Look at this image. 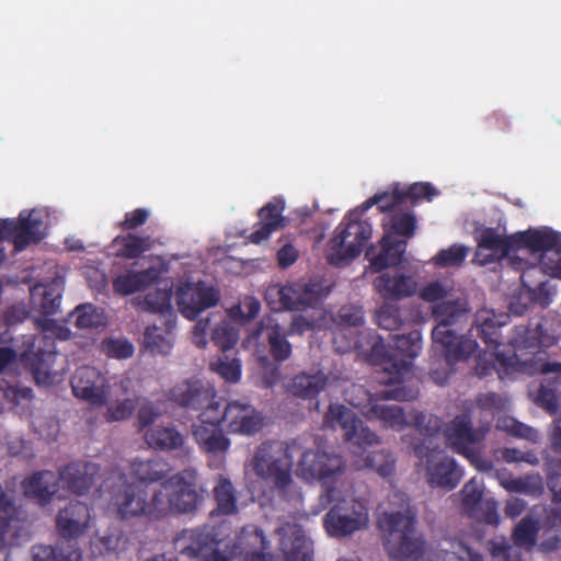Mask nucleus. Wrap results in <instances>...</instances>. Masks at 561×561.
Instances as JSON below:
<instances>
[{
  "label": "nucleus",
  "instance_id": "a211bd4d",
  "mask_svg": "<svg viewBox=\"0 0 561 561\" xmlns=\"http://www.w3.org/2000/svg\"><path fill=\"white\" fill-rule=\"evenodd\" d=\"M344 470V460L340 455L320 449H307L301 454L297 465V476L306 481L318 480L324 488L331 486L330 480Z\"/></svg>",
  "mask_w": 561,
  "mask_h": 561
},
{
  "label": "nucleus",
  "instance_id": "ddd939ff",
  "mask_svg": "<svg viewBox=\"0 0 561 561\" xmlns=\"http://www.w3.org/2000/svg\"><path fill=\"white\" fill-rule=\"evenodd\" d=\"M490 432V417L485 422H479L477 427L472 426L469 414L456 415L446 426L445 436L448 445L454 451L462 455L470 461H474L480 453L479 445Z\"/></svg>",
  "mask_w": 561,
  "mask_h": 561
},
{
  "label": "nucleus",
  "instance_id": "5fc2aeb1",
  "mask_svg": "<svg viewBox=\"0 0 561 561\" xmlns=\"http://www.w3.org/2000/svg\"><path fill=\"white\" fill-rule=\"evenodd\" d=\"M79 329H93L103 325V316L92 304L79 305L70 314Z\"/></svg>",
  "mask_w": 561,
  "mask_h": 561
},
{
  "label": "nucleus",
  "instance_id": "c85d7f7f",
  "mask_svg": "<svg viewBox=\"0 0 561 561\" xmlns=\"http://www.w3.org/2000/svg\"><path fill=\"white\" fill-rule=\"evenodd\" d=\"M285 202L280 197H274L259 210L260 221L249 236V241L254 244L267 240L270 236L286 226V218L283 216Z\"/></svg>",
  "mask_w": 561,
  "mask_h": 561
},
{
  "label": "nucleus",
  "instance_id": "c756f323",
  "mask_svg": "<svg viewBox=\"0 0 561 561\" xmlns=\"http://www.w3.org/2000/svg\"><path fill=\"white\" fill-rule=\"evenodd\" d=\"M374 287L385 300H401L412 297L417 289V283L412 275L403 273H383L374 280Z\"/></svg>",
  "mask_w": 561,
  "mask_h": 561
},
{
  "label": "nucleus",
  "instance_id": "680f3d73",
  "mask_svg": "<svg viewBox=\"0 0 561 561\" xmlns=\"http://www.w3.org/2000/svg\"><path fill=\"white\" fill-rule=\"evenodd\" d=\"M136 405L133 399H124L107 407L104 417L107 422L127 420L135 411Z\"/></svg>",
  "mask_w": 561,
  "mask_h": 561
},
{
  "label": "nucleus",
  "instance_id": "bf43d9fd",
  "mask_svg": "<svg viewBox=\"0 0 561 561\" xmlns=\"http://www.w3.org/2000/svg\"><path fill=\"white\" fill-rule=\"evenodd\" d=\"M401 195L405 204L410 202L415 205L422 199L432 201L434 196L438 195V191L431 183L417 182L408 188H401Z\"/></svg>",
  "mask_w": 561,
  "mask_h": 561
},
{
  "label": "nucleus",
  "instance_id": "6ab92c4d",
  "mask_svg": "<svg viewBox=\"0 0 561 561\" xmlns=\"http://www.w3.org/2000/svg\"><path fill=\"white\" fill-rule=\"evenodd\" d=\"M220 541L215 528L184 529L174 538V549L188 559L205 561L215 553H221Z\"/></svg>",
  "mask_w": 561,
  "mask_h": 561
},
{
  "label": "nucleus",
  "instance_id": "4c0bfd02",
  "mask_svg": "<svg viewBox=\"0 0 561 561\" xmlns=\"http://www.w3.org/2000/svg\"><path fill=\"white\" fill-rule=\"evenodd\" d=\"M216 508L211 515L230 516L238 513L237 490L230 479L219 474L213 489Z\"/></svg>",
  "mask_w": 561,
  "mask_h": 561
},
{
  "label": "nucleus",
  "instance_id": "864d4df0",
  "mask_svg": "<svg viewBox=\"0 0 561 561\" xmlns=\"http://www.w3.org/2000/svg\"><path fill=\"white\" fill-rule=\"evenodd\" d=\"M375 321L379 328L387 331L399 330L403 324L400 308L389 302H385L376 311Z\"/></svg>",
  "mask_w": 561,
  "mask_h": 561
},
{
  "label": "nucleus",
  "instance_id": "6e6552de",
  "mask_svg": "<svg viewBox=\"0 0 561 561\" xmlns=\"http://www.w3.org/2000/svg\"><path fill=\"white\" fill-rule=\"evenodd\" d=\"M156 490L162 502L159 519L170 514L192 513L201 502V495L197 492V474L193 469H184L169 477Z\"/></svg>",
  "mask_w": 561,
  "mask_h": 561
},
{
  "label": "nucleus",
  "instance_id": "39448f33",
  "mask_svg": "<svg viewBox=\"0 0 561 561\" xmlns=\"http://www.w3.org/2000/svg\"><path fill=\"white\" fill-rule=\"evenodd\" d=\"M298 445V439L290 443L266 440L253 455L251 465L256 478L280 497H285L294 484L291 450Z\"/></svg>",
  "mask_w": 561,
  "mask_h": 561
},
{
  "label": "nucleus",
  "instance_id": "20e7f679",
  "mask_svg": "<svg viewBox=\"0 0 561 561\" xmlns=\"http://www.w3.org/2000/svg\"><path fill=\"white\" fill-rule=\"evenodd\" d=\"M516 251L526 250L533 262H524L517 256L512 257L515 268L522 270V283L531 271L561 278L560 234L548 227L529 228L514 233Z\"/></svg>",
  "mask_w": 561,
  "mask_h": 561
},
{
  "label": "nucleus",
  "instance_id": "9d476101",
  "mask_svg": "<svg viewBox=\"0 0 561 561\" xmlns=\"http://www.w3.org/2000/svg\"><path fill=\"white\" fill-rule=\"evenodd\" d=\"M321 500L327 504L336 502L323 518V526L330 536L345 537L367 527L369 510L363 502L353 499L340 501L334 486H327Z\"/></svg>",
  "mask_w": 561,
  "mask_h": 561
},
{
  "label": "nucleus",
  "instance_id": "338daca9",
  "mask_svg": "<svg viewBox=\"0 0 561 561\" xmlns=\"http://www.w3.org/2000/svg\"><path fill=\"white\" fill-rule=\"evenodd\" d=\"M259 362L262 367L261 379L266 388L279 382L282 378L280 368L277 362H271L268 357L261 356Z\"/></svg>",
  "mask_w": 561,
  "mask_h": 561
},
{
  "label": "nucleus",
  "instance_id": "5701e85b",
  "mask_svg": "<svg viewBox=\"0 0 561 561\" xmlns=\"http://www.w3.org/2000/svg\"><path fill=\"white\" fill-rule=\"evenodd\" d=\"M525 366L524 371L529 375L540 373L547 375L556 373L557 376L552 379H545L538 390L537 404L543 408L549 413H556L558 410V390H559V377L561 374V363H548L542 362L541 358L533 357L530 360L523 363Z\"/></svg>",
  "mask_w": 561,
  "mask_h": 561
},
{
  "label": "nucleus",
  "instance_id": "79ce46f5",
  "mask_svg": "<svg viewBox=\"0 0 561 561\" xmlns=\"http://www.w3.org/2000/svg\"><path fill=\"white\" fill-rule=\"evenodd\" d=\"M327 376L322 371L313 375L301 373L293 379L291 392L302 399H312L322 391L327 385Z\"/></svg>",
  "mask_w": 561,
  "mask_h": 561
},
{
  "label": "nucleus",
  "instance_id": "774afa93",
  "mask_svg": "<svg viewBox=\"0 0 561 561\" xmlns=\"http://www.w3.org/2000/svg\"><path fill=\"white\" fill-rule=\"evenodd\" d=\"M104 351L113 358H128L134 354V346L126 340H107L103 343Z\"/></svg>",
  "mask_w": 561,
  "mask_h": 561
},
{
  "label": "nucleus",
  "instance_id": "7c9ffc66",
  "mask_svg": "<svg viewBox=\"0 0 561 561\" xmlns=\"http://www.w3.org/2000/svg\"><path fill=\"white\" fill-rule=\"evenodd\" d=\"M192 436L199 449L209 455H222L230 448V439L222 433L220 424L197 422L192 424Z\"/></svg>",
  "mask_w": 561,
  "mask_h": 561
},
{
  "label": "nucleus",
  "instance_id": "f257e3e1",
  "mask_svg": "<svg viewBox=\"0 0 561 561\" xmlns=\"http://www.w3.org/2000/svg\"><path fill=\"white\" fill-rule=\"evenodd\" d=\"M420 297L432 305L431 313L436 321L432 339L443 348L447 364L467 360L477 352L478 343L473 339L458 335L451 327L467 319L470 312L468 299L455 295L453 286L439 280L426 284Z\"/></svg>",
  "mask_w": 561,
  "mask_h": 561
},
{
  "label": "nucleus",
  "instance_id": "aec40b11",
  "mask_svg": "<svg viewBox=\"0 0 561 561\" xmlns=\"http://www.w3.org/2000/svg\"><path fill=\"white\" fill-rule=\"evenodd\" d=\"M108 388L105 376L91 366L77 368L71 378L73 394L95 408H101L107 403Z\"/></svg>",
  "mask_w": 561,
  "mask_h": 561
},
{
  "label": "nucleus",
  "instance_id": "f3484780",
  "mask_svg": "<svg viewBox=\"0 0 561 561\" xmlns=\"http://www.w3.org/2000/svg\"><path fill=\"white\" fill-rule=\"evenodd\" d=\"M265 300L274 311L304 310L319 302V295L311 284H273L265 291Z\"/></svg>",
  "mask_w": 561,
  "mask_h": 561
},
{
  "label": "nucleus",
  "instance_id": "b1692460",
  "mask_svg": "<svg viewBox=\"0 0 561 561\" xmlns=\"http://www.w3.org/2000/svg\"><path fill=\"white\" fill-rule=\"evenodd\" d=\"M60 486L59 477L51 470H38L21 482L23 494L41 507L51 503Z\"/></svg>",
  "mask_w": 561,
  "mask_h": 561
},
{
  "label": "nucleus",
  "instance_id": "de8ad7c7",
  "mask_svg": "<svg viewBox=\"0 0 561 561\" xmlns=\"http://www.w3.org/2000/svg\"><path fill=\"white\" fill-rule=\"evenodd\" d=\"M497 365L503 367L505 370L513 367L514 358L513 357H504L497 353H490L484 355H479L476 364V374L480 377H486L491 375L494 370L497 371L499 377L502 379L501 370L497 368Z\"/></svg>",
  "mask_w": 561,
  "mask_h": 561
},
{
  "label": "nucleus",
  "instance_id": "69168bd1",
  "mask_svg": "<svg viewBox=\"0 0 561 561\" xmlns=\"http://www.w3.org/2000/svg\"><path fill=\"white\" fill-rule=\"evenodd\" d=\"M161 413L153 404L141 405L137 412V431L145 434V431L151 426H156V421L160 417Z\"/></svg>",
  "mask_w": 561,
  "mask_h": 561
},
{
  "label": "nucleus",
  "instance_id": "0eeeda50",
  "mask_svg": "<svg viewBox=\"0 0 561 561\" xmlns=\"http://www.w3.org/2000/svg\"><path fill=\"white\" fill-rule=\"evenodd\" d=\"M437 432H426L419 443L413 444V451L422 462H425V476L431 486L453 490L459 484L462 472L455 459L435 444Z\"/></svg>",
  "mask_w": 561,
  "mask_h": 561
},
{
  "label": "nucleus",
  "instance_id": "423d86ee",
  "mask_svg": "<svg viewBox=\"0 0 561 561\" xmlns=\"http://www.w3.org/2000/svg\"><path fill=\"white\" fill-rule=\"evenodd\" d=\"M161 504L156 488L151 490L149 485L139 482L123 481L111 491L110 507L119 520L138 517L159 520Z\"/></svg>",
  "mask_w": 561,
  "mask_h": 561
},
{
  "label": "nucleus",
  "instance_id": "bb28decb",
  "mask_svg": "<svg viewBox=\"0 0 561 561\" xmlns=\"http://www.w3.org/2000/svg\"><path fill=\"white\" fill-rule=\"evenodd\" d=\"M142 438L149 448L157 451H180L185 455L190 453L186 446L187 436L174 424L151 426L145 431Z\"/></svg>",
  "mask_w": 561,
  "mask_h": 561
},
{
  "label": "nucleus",
  "instance_id": "a18cd8bd",
  "mask_svg": "<svg viewBox=\"0 0 561 561\" xmlns=\"http://www.w3.org/2000/svg\"><path fill=\"white\" fill-rule=\"evenodd\" d=\"M404 198L401 195V188L399 185L393 186L391 192H385L382 194H376L371 198L365 201L358 209L360 214L366 213L370 207L377 205L381 213L394 211L398 207L404 205Z\"/></svg>",
  "mask_w": 561,
  "mask_h": 561
},
{
  "label": "nucleus",
  "instance_id": "c9c22d12",
  "mask_svg": "<svg viewBox=\"0 0 561 561\" xmlns=\"http://www.w3.org/2000/svg\"><path fill=\"white\" fill-rule=\"evenodd\" d=\"M57 355L56 351L44 350L41 346L24 353L23 360L37 383H48L51 381V377L56 374L53 370V365Z\"/></svg>",
  "mask_w": 561,
  "mask_h": 561
},
{
  "label": "nucleus",
  "instance_id": "473e14b6",
  "mask_svg": "<svg viewBox=\"0 0 561 561\" xmlns=\"http://www.w3.org/2000/svg\"><path fill=\"white\" fill-rule=\"evenodd\" d=\"M462 507L470 517H476L483 520L489 525L499 524V515L495 502L485 503V508L482 515H478V508L482 506L483 491L478 482L470 480L467 482L462 490Z\"/></svg>",
  "mask_w": 561,
  "mask_h": 561
},
{
  "label": "nucleus",
  "instance_id": "603ef678",
  "mask_svg": "<svg viewBox=\"0 0 561 561\" xmlns=\"http://www.w3.org/2000/svg\"><path fill=\"white\" fill-rule=\"evenodd\" d=\"M238 340V330L227 320H221V322L211 330L213 343L224 353L233 348Z\"/></svg>",
  "mask_w": 561,
  "mask_h": 561
},
{
  "label": "nucleus",
  "instance_id": "8fccbe9b",
  "mask_svg": "<svg viewBox=\"0 0 561 561\" xmlns=\"http://www.w3.org/2000/svg\"><path fill=\"white\" fill-rule=\"evenodd\" d=\"M476 408L479 410L480 423L490 417L491 426L495 412L505 408V400L495 392L480 393L476 399Z\"/></svg>",
  "mask_w": 561,
  "mask_h": 561
},
{
  "label": "nucleus",
  "instance_id": "4468645a",
  "mask_svg": "<svg viewBox=\"0 0 561 561\" xmlns=\"http://www.w3.org/2000/svg\"><path fill=\"white\" fill-rule=\"evenodd\" d=\"M220 291L206 282H182L176 287L175 300L181 314L187 320H196L207 309L220 301Z\"/></svg>",
  "mask_w": 561,
  "mask_h": 561
},
{
  "label": "nucleus",
  "instance_id": "7ed1b4c3",
  "mask_svg": "<svg viewBox=\"0 0 561 561\" xmlns=\"http://www.w3.org/2000/svg\"><path fill=\"white\" fill-rule=\"evenodd\" d=\"M391 496L401 501L402 511L383 512L378 517L385 549L393 560L419 561L424 554L425 542L415 531L416 513L405 495L393 492Z\"/></svg>",
  "mask_w": 561,
  "mask_h": 561
},
{
  "label": "nucleus",
  "instance_id": "dca6fc26",
  "mask_svg": "<svg viewBox=\"0 0 561 561\" xmlns=\"http://www.w3.org/2000/svg\"><path fill=\"white\" fill-rule=\"evenodd\" d=\"M210 424H225L229 433L253 435L262 427V419L250 403L230 401L222 408L219 397L216 412L210 415Z\"/></svg>",
  "mask_w": 561,
  "mask_h": 561
},
{
  "label": "nucleus",
  "instance_id": "72a5a7b5",
  "mask_svg": "<svg viewBox=\"0 0 561 561\" xmlns=\"http://www.w3.org/2000/svg\"><path fill=\"white\" fill-rule=\"evenodd\" d=\"M507 318V314L496 316L492 310H479L476 313L471 331L476 332L477 336L481 339L486 347L496 350L502 343L500 329L505 324V321L502 319Z\"/></svg>",
  "mask_w": 561,
  "mask_h": 561
},
{
  "label": "nucleus",
  "instance_id": "13d9d810",
  "mask_svg": "<svg viewBox=\"0 0 561 561\" xmlns=\"http://www.w3.org/2000/svg\"><path fill=\"white\" fill-rule=\"evenodd\" d=\"M504 486L511 492L524 493L533 496L540 495L543 491L541 478L535 476L512 479L507 481Z\"/></svg>",
  "mask_w": 561,
  "mask_h": 561
},
{
  "label": "nucleus",
  "instance_id": "9b49d317",
  "mask_svg": "<svg viewBox=\"0 0 561 561\" xmlns=\"http://www.w3.org/2000/svg\"><path fill=\"white\" fill-rule=\"evenodd\" d=\"M360 210L348 211L336 228V234L330 241L328 262L340 266L357 257L371 237V227L367 221L359 220Z\"/></svg>",
  "mask_w": 561,
  "mask_h": 561
},
{
  "label": "nucleus",
  "instance_id": "a878e982",
  "mask_svg": "<svg viewBox=\"0 0 561 561\" xmlns=\"http://www.w3.org/2000/svg\"><path fill=\"white\" fill-rule=\"evenodd\" d=\"M283 561H312L311 542L298 525L285 524L277 529Z\"/></svg>",
  "mask_w": 561,
  "mask_h": 561
},
{
  "label": "nucleus",
  "instance_id": "cd10ccee",
  "mask_svg": "<svg viewBox=\"0 0 561 561\" xmlns=\"http://www.w3.org/2000/svg\"><path fill=\"white\" fill-rule=\"evenodd\" d=\"M90 512L82 502H70L56 517V528L60 537L67 540L81 537L88 528Z\"/></svg>",
  "mask_w": 561,
  "mask_h": 561
},
{
  "label": "nucleus",
  "instance_id": "4be33fe9",
  "mask_svg": "<svg viewBox=\"0 0 561 561\" xmlns=\"http://www.w3.org/2000/svg\"><path fill=\"white\" fill-rule=\"evenodd\" d=\"M101 467L93 461H71L58 470L62 489L75 495H85L100 478Z\"/></svg>",
  "mask_w": 561,
  "mask_h": 561
},
{
  "label": "nucleus",
  "instance_id": "f704fd0d",
  "mask_svg": "<svg viewBox=\"0 0 561 561\" xmlns=\"http://www.w3.org/2000/svg\"><path fill=\"white\" fill-rule=\"evenodd\" d=\"M170 463L161 458H136L130 463V472L136 478L135 482L148 485L149 483H162L171 472Z\"/></svg>",
  "mask_w": 561,
  "mask_h": 561
},
{
  "label": "nucleus",
  "instance_id": "1a4fd4ad",
  "mask_svg": "<svg viewBox=\"0 0 561 561\" xmlns=\"http://www.w3.org/2000/svg\"><path fill=\"white\" fill-rule=\"evenodd\" d=\"M165 397L171 404L196 415L197 421L204 423H208L210 415L216 412L219 398L214 386L198 378L178 381L167 391Z\"/></svg>",
  "mask_w": 561,
  "mask_h": 561
},
{
  "label": "nucleus",
  "instance_id": "49530a36",
  "mask_svg": "<svg viewBox=\"0 0 561 561\" xmlns=\"http://www.w3.org/2000/svg\"><path fill=\"white\" fill-rule=\"evenodd\" d=\"M538 531V522L526 516L514 528L512 538L517 547L531 549L536 545Z\"/></svg>",
  "mask_w": 561,
  "mask_h": 561
},
{
  "label": "nucleus",
  "instance_id": "09e8293b",
  "mask_svg": "<svg viewBox=\"0 0 561 561\" xmlns=\"http://www.w3.org/2000/svg\"><path fill=\"white\" fill-rule=\"evenodd\" d=\"M469 248L463 244H451L447 249H442L432 259L433 264L436 267L445 268V267H458L462 265L466 257L468 256Z\"/></svg>",
  "mask_w": 561,
  "mask_h": 561
},
{
  "label": "nucleus",
  "instance_id": "412c9836",
  "mask_svg": "<svg viewBox=\"0 0 561 561\" xmlns=\"http://www.w3.org/2000/svg\"><path fill=\"white\" fill-rule=\"evenodd\" d=\"M477 251L474 262L481 266L500 262L516 251L514 233L506 236L496 228H483L477 237Z\"/></svg>",
  "mask_w": 561,
  "mask_h": 561
},
{
  "label": "nucleus",
  "instance_id": "2eb2a0df",
  "mask_svg": "<svg viewBox=\"0 0 561 561\" xmlns=\"http://www.w3.org/2000/svg\"><path fill=\"white\" fill-rule=\"evenodd\" d=\"M323 425L330 428L340 427L344 432V439L353 446L366 448L378 443V436L348 408L332 403L323 416Z\"/></svg>",
  "mask_w": 561,
  "mask_h": 561
},
{
  "label": "nucleus",
  "instance_id": "052dcab7",
  "mask_svg": "<svg viewBox=\"0 0 561 561\" xmlns=\"http://www.w3.org/2000/svg\"><path fill=\"white\" fill-rule=\"evenodd\" d=\"M144 304L146 310L152 313L172 316L171 295L168 290L157 289L149 293L146 295Z\"/></svg>",
  "mask_w": 561,
  "mask_h": 561
},
{
  "label": "nucleus",
  "instance_id": "a19ab883",
  "mask_svg": "<svg viewBox=\"0 0 561 561\" xmlns=\"http://www.w3.org/2000/svg\"><path fill=\"white\" fill-rule=\"evenodd\" d=\"M152 239L149 236L142 237L134 233L117 236L113 244L119 247L116 255L123 259H137L152 247Z\"/></svg>",
  "mask_w": 561,
  "mask_h": 561
},
{
  "label": "nucleus",
  "instance_id": "c03bdc74",
  "mask_svg": "<svg viewBox=\"0 0 561 561\" xmlns=\"http://www.w3.org/2000/svg\"><path fill=\"white\" fill-rule=\"evenodd\" d=\"M144 343L147 350L154 355H167L173 347L169 329L162 330L156 325L148 327L144 333Z\"/></svg>",
  "mask_w": 561,
  "mask_h": 561
},
{
  "label": "nucleus",
  "instance_id": "37998d69",
  "mask_svg": "<svg viewBox=\"0 0 561 561\" xmlns=\"http://www.w3.org/2000/svg\"><path fill=\"white\" fill-rule=\"evenodd\" d=\"M234 548L238 550L239 554L243 556L247 551L270 549V542L261 528L254 525H248L244 526L238 535Z\"/></svg>",
  "mask_w": 561,
  "mask_h": 561
},
{
  "label": "nucleus",
  "instance_id": "e433bc0d",
  "mask_svg": "<svg viewBox=\"0 0 561 561\" xmlns=\"http://www.w3.org/2000/svg\"><path fill=\"white\" fill-rule=\"evenodd\" d=\"M42 226L43 219L36 211L21 213L16 219L15 250L22 251L31 243L41 242L43 239Z\"/></svg>",
  "mask_w": 561,
  "mask_h": 561
},
{
  "label": "nucleus",
  "instance_id": "3c124183",
  "mask_svg": "<svg viewBox=\"0 0 561 561\" xmlns=\"http://www.w3.org/2000/svg\"><path fill=\"white\" fill-rule=\"evenodd\" d=\"M365 465L382 478L391 477L396 471V458L392 453L385 449L369 453L365 458Z\"/></svg>",
  "mask_w": 561,
  "mask_h": 561
},
{
  "label": "nucleus",
  "instance_id": "f03ea898",
  "mask_svg": "<svg viewBox=\"0 0 561 561\" xmlns=\"http://www.w3.org/2000/svg\"><path fill=\"white\" fill-rule=\"evenodd\" d=\"M393 385L396 386L375 394L368 393L363 387L353 386L354 390L367 397V403L363 405L365 415L370 420H379L385 426L396 430L411 425L414 426L420 434L439 431L442 421L437 416L427 415L420 411H413L405 415L400 405L386 403L388 400L412 401L419 396V390L415 388L402 386L401 382L392 383L391 386Z\"/></svg>",
  "mask_w": 561,
  "mask_h": 561
},
{
  "label": "nucleus",
  "instance_id": "393cba45",
  "mask_svg": "<svg viewBox=\"0 0 561 561\" xmlns=\"http://www.w3.org/2000/svg\"><path fill=\"white\" fill-rule=\"evenodd\" d=\"M407 240H398L391 233L385 234L380 240V251L370 245L365 253L373 272L379 273L388 267L398 266L403 262L407 251Z\"/></svg>",
  "mask_w": 561,
  "mask_h": 561
},
{
  "label": "nucleus",
  "instance_id": "e2e57ef3",
  "mask_svg": "<svg viewBox=\"0 0 561 561\" xmlns=\"http://www.w3.org/2000/svg\"><path fill=\"white\" fill-rule=\"evenodd\" d=\"M61 291L57 284H49L45 286L41 302V309L44 314H55L60 306Z\"/></svg>",
  "mask_w": 561,
  "mask_h": 561
},
{
  "label": "nucleus",
  "instance_id": "6e6d98bb",
  "mask_svg": "<svg viewBox=\"0 0 561 561\" xmlns=\"http://www.w3.org/2000/svg\"><path fill=\"white\" fill-rule=\"evenodd\" d=\"M210 369L228 382H237L241 377L240 359L229 356L219 357L210 363Z\"/></svg>",
  "mask_w": 561,
  "mask_h": 561
},
{
  "label": "nucleus",
  "instance_id": "58836bf2",
  "mask_svg": "<svg viewBox=\"0 0 561 561\" xmlns=\"http://www.w3.org/2000/svg\"><path fill=\"white\" fill-rule=\"evenodd\" d=\"M33 561H81L80 549L72 543H58L56 546L35 545L32 547Z\"/></svg>",
  "mask_w": 561,
  "mask_h": 561
},
{
  "label": "nucleus",
  "instance_id": "0e129e2a",
  "mask_svg": "<svg viewBox=\"0 0 561 561\" xmlns=\"http://www.w3.org/2000/svg\"><path fill=\"white\" fill-rule=\"evenodd\" d=\"M0 397H3L9 403L16 405L23 401H31L33 390L28 387L7 383L4 387H0Z\"/></svg>",
  "mask_w": 561,
  "mask_h": 561
},
{
  "label": "nucleus",
  "instance_id": "f8f14e48",
  "mask_svg": "<svg viewBox=\"0 0 561 561\" xmlns=\"http://www.w3.org/2000/svg\"><path fill=\"white\" fill-rule=\"evenodd\" d=\"M393 352L385 353L380 359L381 369L388 374L386 379L379 381L385 385L400 383L404 373L411 370L412 359L422 350V334L412 330L408 334H396L392 337Z\"/></svg>",
  "mask_w": 561,
  "mask_h": 561
},
{
  "label": "nucleus",
  "instance_id": "4d7b16f0",
  "mask_svg": "<svg viewBox=\"0 0 561 561\" xmlns=\"http://www.w3.org/2000/svg\"><path fill=\"white\" fill-rule=\"evenodd\" d=\"M389 225L391 233L411 238L415 233L416 217L413 213L394 211L390 217Z\"/></svg>",
  "mask_w": 561,
  "mask_h": 561
},
{
  "label": "nucleus",
  "instance_id": "2f4dec72",
  "mask_svg": "<svg viewBox=\"0 0 561 561\" xmlns=\"http://www.w3.org/2000/svg\"><path fill=\"white\" fill-rule=\"evenodd\" d=\"M161 276L159 267L150 266L144 271H127L113 279V289L123 296L142 291L157 283Z\"/></svg>",
  "mask_w": 561,
  "mask_h": 561
},
{
  "label": "nucleus",
  "instance_id": "ea45409f",
  "mask_svg": "<svg viewBox=\"0 0 561 561\" xmlns=\"http://www.w3.org/2000/svg\"><path fill=\"white\" fill-rule=\"evenodd\" d=\"M288 332L286 328L278 323L266 327L265 337L268 346V353L274 362L283 363L290 358L293 346L288 341Z\"/></svg>",
  "mask_w": 561,
  "mask_h": 561
}]
</instances>
